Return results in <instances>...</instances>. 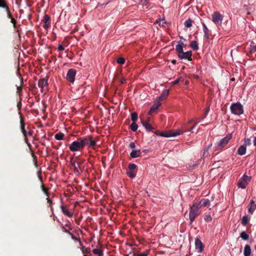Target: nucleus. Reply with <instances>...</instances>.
<instances>
[{
  "label": "nucleus",
  "mask_w": 256,
  "mask_h": 256,
  "mask_svg": "<svg viewBox=\"0 0 256 256\" xmlns=\"http://www.w3.org/2000/svg\"><path fill=\"white\" fill-rule=\"evenodd\" d=\"M76 73V71L74 69L70 68L68 70L66 76V79L68 82L73 83L75 80Z\"/></svg>",
  "instance_id": "obj_13"
},
{
  "label": "nucleus",
  "mask_w": 256,
  "mask_h": 256,
  "mask_svg": "<svg viewBox=\"0 0 256 256\" xmlns=\"http://www.w3.org/2000/svg\"><path fill=\"white\" fill-rule=\"evenodd\" d=\"M17 107H18V108L19 110H20L21 109V107H22V103H21V102L20 101H19L18 102V104H17Z\"/></svg>",
  "instance_id": "obj_53"
},
{
  "label": "nucleus",
  "mask_w": 256,
  "mask_h": 256,
  "mask_svg": "<svg viewBox=\"0 0 256 256\" xmlns=\"http://www.w3.org/2000/svg\"><path fill=\"white\" fill-rule=\"evenodd\" d=\"M135 146H136L134 142H131L129 144V147L131 148H134Z\"/></svg>",
  "instance_id": "obj_51"
},
{
  "label": "nucleus",
  "mask_w": 256,
  "mask_h": 256,
  "mask_svg": "<svg viewBox=\"0 0 256 256\" xmlns=\"http://www.w3.org/2000/svg\"><path fill=\"white\" fill-rule=\"evenodd\" d=\"M69 149L72 152L82 150L84 149L82 137L78 138L77 140L73 142L69 146Z\"/></svg>",
  "instance_id": "obj_4"
},
{
  "label": "nucleus",
  "mask_w": 256,
  "mask_h": 256,
  "mask_svg": "<svg viewBox=\"0 0 256 256\" xmlns=\"http://www.w3.org/2000/svg\"><path fill=\"white\" fill-rule=\"evenodd\" d=\"M132 122H136L138 120V114L136 112H132L130 114Z\"/></svg>",
  "instance_id": "obj_35"
},
{
  "label": "nucleus",
  "mask_w": 256,
  "mask_h": 256,
  "mask_svg": "<svg viewBox=\"0 0 256 256\" xmlns=\"http://www.w3.org/2000/svg\"><path fill=\"white\" fill-rule=\"evenodd\" d=\"M186 45L182 42H179L178 44L176 46V50L178 52V56L182 53L183 50V47Z\"/></svg>",
  "instance_id": "obj_17"
},
{
  "label": "nucleus",
  "mask_w": 256,
  "mask_h": 256,
  "mask_svg": "<svg viewBox=\"0 0 256 256\" xmlns=\"http://www.w3.org/2000/svg\"><path fill=\"white\" fill-rule=\"evenodd\" d=\"M82 252L83 254H90V248H86L82 246Z\"/></svg>",
  "instance_id": "obj_41"
},
{
  "label": "nucleus",
  "mask_w": 256,
  "mask_h": 256,
  "mask_svg": "<svg viewBox=\"0 0 256 256\" xmlns=\"http://www.w3.org/2000/svg\"><path fill=\"white\" fill-rule=\"evenodd\" d=\"M141 122H147V123H151V118L150 117L146 118L145 120H141Z\"/></svg>",
  "instance_id": "obj_49"
},
{
  "label": "nucleus",
  "mask_w": 256,
  "mask_h": 256,
  "mask_svg": "<svg viewBox=\"0 0 256 256\" xmlns=\"http://www.w3.org/2000/svg\"><path fill=\"white\" fill-rule=\"evenodd\" d=\"M246 148L245 145L240 146L238 150L237 154L240 156H243L246 152Z\"/></svg>",
  "instance_id": "obj_22"
},
{
  "label": "nucleus",
  "mask_w": 256,
  "mask_h": 256,
  "mask_svg": "<svg viewBox=\"0 0 256 256\" xmlns=\"http://www.w3.org/2000/svg\"><path fill=\"white\" fill-rule=\"evenodd\" d=\"M82 163L83 162L77 156L75 159H74V158H70V164L74 168V172L77 175L80 174V172L83 170V168L81 166Z\"/></svg>",
  "instance_id": "obj_2"
},
{
  "label": "nucleus",
  "mask_w": 256,
  "mask_h": 256,
  "mask_svg": "<svg viewBox=\"0 0 256 256\" xmlns=\"http://www.w3.org/2000/svg\"><path fill=\"white\" fill-rule=\"evenodd\" d=\"M190 46L194 50H197L199 48L197 42L195 40L191 42Z\"/></svg>",
  "instance_id": "obj_31"
},
{
  "label": "nucleus",
  "mask_w": 256,
  "mask_h": 256,
  "mask_svg": "<svg viewBox=\"0 0 256 256\" xmlns=\"http://www.w3.org/2000/svg\"><path fill=\"white\" fill-rule=\"evenodd\" d=\"M116 62L120 64H122L125 62V59L122 57L118 58L116 59Z\"/></svg>",
  "instance_id": "obj_42"
},
{
  "label": "nucleus",
  "mask_w": 256,
  "mask_h": 256,
  "mask_svg": "<svg viewBox=\"0 0 256 256\" xmlns=\"http://www.w3.org/2000/svg\"><path fill=\"white\" fill-rule=\"evenodd\" d=\"M230 110L232 114L240 116L244 113V108L242 104L240 102L232 103L230 106Z\"/></svg>",
  "instance_id": "obj_5"
},
{
  "label": "nucleus",
  "mask_w": 256,
  "mask_h": 256,
  "mask_svg": "<svg viewBox=\"0 0 256 256\" xmlns=\"http://www.w3.org/2000/svg\"><path fill=\"white\" fill-rule=\"evenodd\" d=\"M200 208V204H197V203L194 204L193 205L190 207V210L189 213V218L190 224H192V222L194 221L196 218L200 215V212L199 210Z\"/></svg>",
  "instance_id": "obj_3"
},
{
  "label": "nucleus",
  "mask_w": 256,
  "mask_h": 256,
  "mask_svg": "<svg viewBox=\"0 0 256 256\" xmlns=\"http://www.w3.org/2000/svg\"><path fill=\"white\" fill-rule=\"evenodd\" d=\"M142 2L144 5H147L148 4V1L147 0H142Z\"/></svg>",
  "instance_id": "obj_59"
},
{
  "label": "nucleus",
  "mask_w": 256,
  "mask_h": 256,
  "mask_svg": "<svg viewBox=\"0 0 256 256\" xmlns=\"http://www.w3.org/2000/svg\"><path fill=\"white\" fill-rule=\"evenodd\" d=\"M64 48L62 44H59L58 46V50L60 51H63L64 50Z\"/></svg>",
  "instance_id": "obj_52"
},
{
  "label": "nucleus",
  "mask_w": 256,
  "mask_h": 256,
  "mask_svg": "<svg viewBox=\"0 0 256 256\" xmlns=\"http://www.w3.org/2000/svg\"><path fill=\"white\" fill-rule=\"evenodd\" d=\"M169 94V90H164L162 94L158 97V101H159L160 102L164 98H166Z\"/></svg>",
  "instance_id": "obj_21"
},
{
  "label": "nucleus",
  "mask_w": 256,
  "mask_h": 256,
  "mask_svg": "<svg viewBox=\"0 0 256 256\" xmlns=\"http://www.w3.org/2000/svg\"><path fill=\"white\" fill-rule=\"evenodd\" d=\"M46 200H47V202H48V203H49V204H51L52 203V200H50V199L48 198V197L46 198Z\"/></svg>",
  "instance_id": "obj_61"
},
{
  "label": "nucleus",
  "mask_w": 256,
  "mask_h": 256,
  "mask_svg": "<svg viewBox=\"0 0 256 256\" xmlns=\"http://www.w3.org/2000/svg\"><path fill=\"white\" fill-rule=\"evenodd\" d=\"M41 188H42V190L43 191V192L46 195V196L48 197L49 194H48V188H46V187H45V186L44 185L42 182V184H41Z\"/></svg>",
  "instance_id": "obj_39"
},
{
  "label": "nucleus",
  "mask_w": 256,
  "mask_h": 256,
  "mask_svg": "<svg viewBox=\"0 0 256 256\" xmlns=\"http://www.w3.org/2000/svg\"><path fill=\"white\" fill-rule=\"evenodd\" d=\"M92 252L94 254L98 255V256H103V251L98 248H94L92 250Z\"/></svg>",
  "instance_id": "obj_29"
},
{
  "label": "nucleus",
  "mask_w": 256,
  "mask_h": 256,
  "mask_svg": "<svg viewBox=\"0 0 256 256\" xmlns=\"http://www.w3.org/2000/svg\"><path fill=\"white\" fill-rule=\"evenodd\" d=\"M240 237L244 240H248L249 238V236L246 234L245 232H242L240 235Z\"/></svg>",
  "instance_id": "obj_38"
},
{
  "label": "nucleus",
  "mask_w": 256,
  "mask_h": 256,
  "mask_svg": "<svg viewBox=\"0 0 256 256\" xmlns=\"http://www.w3.org/2000/svg\"><path fill=\"white\" fill-rule=\"evenodd\" d=\"M130 128L132 132H135L138 130V125L136 123V122H132L130 126Z\"/></svg>",
  "instance_id": "obj_32"
},
{
  "label": "nucleus",
  "mask_w": 256,
  "mask_h": 256,
  "mask_svg": "<svg viewBox=\"0 0 256 256\" xmlns=\"http://www.w3.org/2000/svg\"><path fill=\"white\" fill-rule=\"evenodd\" d=\"M209 110H210V108H209V107H208V108H206V112H205V114H204V118H205L206 116H207V114H208V112H209Z\"/></svg>",
  "instance_id": "obj_56"
},
{
  "label": "nucleus",
  "mask_w": 256,
  "mask_h": 256,
  "mask_svg": "<svg viewBox=\"0 0 256 256\" xmlns=\"http://www.w3.org/2000/svg\"><path fill=\"white\" fill-rule=\"evenodd\" d=\"M149 253V251L148 250H146L144 252H141L138 254H136L135 253L133 254V256H147Z\"/></svg>",
  "instance_id": "obj_40"
},
{
  "label": "nucleus",
  "mask_w": 256,
  "mask_h": 256,
  "mask_svg": "<svg viewBox=\"0 0 256 256\" xmlns=\"http://www.w3.org/2000/svg\"><path fill=\"white\" fill-rule=\"evenodd\" d=\"M50 24L48 22H47V23H44V28H45V29H48L49 27H50Z\"/></svg>",
  "instance_id": "obj_54"
},
{
  "label": "nucleus",
  "mask_w": 256,
  "mask_h": 256,
  "mask_svg": "<svg viewBox=\"0 0 256 256\" xmlns=\"http://www.w3.org/2000/svg\"><path fill=\"white\" fill-rule=\"evenodd\" d=\"M250 51L251 53H254L256 52V45L252 46H250Z\"/></svg>",
  "instance_id": "obj_46"
},
{
  "label": "nucleus",
  "mask_w": 256,
  "mask_h": 256,
  "mask_svg": "<svg viewBox=\"0 0 256 256\" xmlns=\"http://www.w3.org/2000/svg\"><path fill=\"white\" fill-rule=\"evenodd\" d=\"M250 180V177L244 174L240 178L238 182V186L239 188H245Z\"/></svg>",
  "instance_id": "obj_7"
},
{
  "label": "nucleus",
  "mask_w": 256,
  "mask_h": 256,
  "mask_svg": "<svg viewBox=\"0 0 256 256\" xmlns=\"http://www.w3.org/2000/svg\"><path fill=\"white\" fill-rule=\"evenodd\" d=\"M202 26L204 32V36L208 40L209 38V30L204 23L202 22Z\"/></svg>",
  "instance_id": "obj_26"
},
{
  "label": "nucleus",
  "mask_w": 256,
  "mask_h": 256,
  "mask_svg": "<svg viewBox=\"0 0 256 256\" xmlns=\"http://www.w3.org/2000/svg\"><path fill=\"white\" fill-rule=\"evenodd\" d=\"M208 148H206L204 150V152L203 154H202V157L204 158V157L208 156Z\"/></svg>",
  "instance_id": "obj_48"
},
{
  "label": "nucleus",
  "mask_w": 256,
  "mask_h": 256,
  "mask_svg": "<svg viewBox=\"0 0 256 256\" xmlns=\"http://www.w3.org/2000/svg\"><path fill=\"white\" fill-rule=\"evenodd\" d=\"M64 226H65L66 228H68V230H72V228L70 226V225L68 224H66L64 225Z\"/></svg>",
  "instance_id": "obj_58"
},
{
  "label": "nucleus",
  "mask_w": 256,
  "mask_h": 256,
  "mask_svg": "<svg viewBox=\"0 0 256 256\" xmlns=\"http://www.w3.org/2000/svg\"><path fill=\"white\" fill-rule=\"evenodd\" d=\"M193 120H192V119L190 120L186 124H185L184 126H182L180 130H186V132H191L192 130L196 126V124H195L190 130L186 129V126L188 124H190Z\"/></svg>",
  "instance_id": "obj_28"
},
{
  "label": "nucleus",
  "mask_w": 256,
  "mask_h": 256,
  "mask_svg": "<svg viewBox=\"0 0 256 256\" xmlns=\"http://www.w3.org/2000/svg\"><path fill=\"white\" fill-rule=\"evenodd\" d=\"M126 80L125 78H123L120 80V83L124 84Z\"/></svg>",
  "instance_id": "obj_60"
},
{
  "label": "nucleus",
  "mask_w": 256,
  "mask_h": 256,
  "mask_svg": "<svg viewBox=\"0 0 256 256\" xmlns=\"http://www.w3.org/2000/svg\"><path fill=\"white\" fill-rule=\"evenodd\" d=\"M141 123L148 132L152 131L154 129V128L151 124V123H147V122H141Z\"/></svg>",
  "instance_id": "obj_19"
},
{
  "label": "nucleus",
  "mask_w": 256,
  "mask_h": 256,
  "mask_svg": "<svg viewBox=\"0 0 256 256\" xmlns=\"http://www.w3.org/2000/svg\"><path fill=\"white\" fill-rule=\"evenodd\" d=\"M64 134L61 132L57 133L55 134L54 138L57 140H62L64 138Z\"/></svg>",
  "instance_id": "obj_34"
},
{
  "label": "nucleus",
  "mask_w": 256,
  "mask_h": 256,
  "mask_svg": "<svg viewBox=\"0 0 256 256\" xmlns=\"http://www.w3.org/2000/svg\"><path fill=\"white\" fill-rule=\"evenodd\" d=\"M71 238L74 240H78L79 238H78L76 237L73 234H72L71 236Z\"/></svg>",
  "instance_id": "obj_57"
},
{
  "label": "nucleus",
  "mask_w": 256,
  "mask_h": 256,
  "mask_svg": "<svg viewBox=\"0 0 256 256\" xmlns=\"http://www.w3.org/2000/svg\"><path fill=\"white\" fill-rule=\"evenodd\" d=\"M195 248L198 250V252H202L204 250V246L200 238H196L195 240Z\"/></svg>",
  "instance_id": "obj_15"
},
{
  "label": "nucleus",
  "mask_w": 256,
  "mask_h": 256,
  "mask_svg": "<svg viewBox=\"0 0 256 256\" xmlns=\"http://www.w3.org/2000/svg\"><path fill=\"white\" fill-rule=\"evenodd\" d=\"M137 166L134 164H130L128 166V170H126V174L128 177L131 178H134L136 174Z\"/></svg>",
  "instance_id": "obj_8"
},
{
  "label": "nucleus",
  "mask_w": 256,
  "mask_h": 256,
  "mask_svg": "<svg viewBox=\"0 0 256 256\" xmlns=\"http://www.w3.org/2000/svg\"><path fill=\"white\" fill-rule=\"evenodd\" d=\"M204 219L206 222H209L212 220V218L211 217V216L210 215L208 214L204 216Z\"/></svg>",
  "instance_id": "obj_45"
},
{
  "label": "nucleus",
  "mask_w": 256,
  "mask_h": 256,
  "mask_svg": "<svg viewBox=\"0 0 256 256\" xmlns=\"http://www.w3.org/2000/svg\"><path fill=\"white\" fill-rule=\"evenodd\" d=\"M161 105L160 102L156 101V102L152 106L148 114L150 115H152V114L156 111L158 107Z\"/></svg>",
  "instance_id": "obj_16"
},
{
  "label": "nucleus",
  "mask_w": 256,
  "mask_h": 256,
  "mask_svg": "<svg viewBox=\"0 0 256 256\" xmlns=\"http://www.w3.org/2000/svg\"><path fill=\"white\" fill-rule=\"evenodd\" d=\"M28 134L29 135V136H32V130H30L28 132Z\"/></svg>",
  "instance_id": "obj_63"
},
{
  "label": "nucleus",
  "mask_w": 256,
  "mask_h": 256,
  "mask_svg": "<svg viewBox=\"0 0 256 256\" xmlns=\"http://www.w3.org/2000/svg\"><path fill=\"white\" fill-rule=\"evenodd\" d=\"M251 254V248L250 246L246 244L244 247V256H250Z\"/></svg>",
  "instance_id": "obj_27"
},
{
  "label": "nucleus",
  "mask_w": 256,
  "mask_h": 256,
  "mask_svg": "<svg viewBox=\"0 0 256 256\" xmlns=\"http://www.w3.org/2000/svg\"><path fill=\"white\" fill-rule=\"evenodd\" d=\"M20 129L22 133L24 136H26L27 133L25 130V124L24 122L23 118L22 116H20Z\"/></svg>",
  "instance_id": "obj_20"
},
{
  "label": "nucleus",
  "mask_w": 256,
  "mask_h": 256,
  "mask_svg": "<svg viewBox=\"0 0 256 256\" xmlns=\"http://www.w3.org/2000/svg\"><path fill=\"white\" fill-rule=\"evenodd\" d=\"M50 20V17L48 14H45L42 21L44 23H47L49 22Z\"/></svg>",
  "instance_id": "obj_44"
},
{
  "label": "nucleus",
  "mask_w": 256,
  "mask_h": 256,
  "mask_svg": "<svg viewBox=\"0 0 256 256\" xmlns=\"http://www.w3.org/2000/svg\"><path fill=\"white\" fill-rule=\"evenodd\" d=\"M0 8H3L6 10L8 18L11 19L13 18L10 12V10L7 4L6 0H0Z\"/></svg>",
  "instance_id": "obj_12"
},
{
  "label": "nucleus",
  "mask_w": 256,
  "mask_h": 256,
  "mask_svg": "<svg viewBox=\"0 0 256 256\" xmlns=\"http://www.w3.org/2000/svg\"><path fill=\"white\" fill-rule=\"evenodd\" d=\"M248 217L247 215L244 216L242 219V224L245 226H246L248 222Z\"/></svg>",
  "instance_id": "obj_33"
},
{
  "label": "nucleus",
  "mask_w": 256,
  "mask_h": 256,
  "mask_svg": "<svg viewBox=\"0 0 256 256\" xmlns=\"http://www.w3.org/2000/svg\"><path fill=\"white\" fill-rule=\"evenodd\" d=\"M60 208H61V210H62V213L64 215H66L70 218H71L72 216L73 212H70L68 210L67 208V206H61Z\"/></svg>",
  "instance_id": "obj_18"
},
{
  "label": "nucleus",
  "mask_w": 256,
  "mask_h": 256,
  "mask_svg": "<svg viewBox=\"0 0 256 256\" xmlns=\"http://www.w3.org/2000/svg\"><path fill=\"white\" fill-rule=\"evenodd\" d=\"M181 78H178L177 79H176L175 80L172 82H171V84L172 85H176L177 84H178L180 81V79Z\"/></svg>",
  "instance_id": "obj_47"
},
{
  "label": "nucleus",
  "mask_w": 256,
  "mask_h": 256,
  "mask_svg": "<svg viewBox=\"0 0 256 256\" xmlns=\"http://www.w3.org/2000/svg\"><path fill=\"white\" fill-rule=\"evenodd\" d=\"M10 20H11V22L12 23L14 26H15V25L16 22V20L14 18H12Z\"/></svg>",
  "instance_id": "obj_55"
},
{
  "label": "nucleus",
  "mask_w": 256,
  "mask_h": 256,
  "mask_svg": "<svg viewBox=\"0 0 256 256\" xmlns=\"http://www.w3.org/2000/svg\"><path fill=\"white\" fill-rule=\"evenodd\" d=\"M193 22H194L193 20H192L191 19L189 18L184 22V26L185 27L189 28L192 26Z\"/></svg>",
  "instance_id": "obj_30"
},
{
  "label": "nucleus",
  "mask_w": 256,
  "mask_h": 256,
  "mask_svg": "<svg viewBox=\"0 0 256 256\" xmlns=\"http://www.w3.org/2000/svg\"><path fill=\"white\" fill-rule=\"evenodd\" d=\"M84 148V146H88V148H92L94 150L96 146V142L98 140V137L93 138L92 136L88 135L86 136L82 137Z\"/></svg>",
  "instance_id": "obj_1"
},
{
  "label": "nucleus",
  "mask_w": 256,
  "mask_h": 256,
  "mask_svg": "<svg viewBox=\"0 0 256 256\" xmlns=\"http://www.w3.org/2000/svg\"><path fill=\"white\" fill-rule=\"evenodd\" d=\"M141 155V151L140 150H133L130 154V156L132 158H136L140 156Z\"/></svg>",
  "instance_id": "obj_24"
},
{
  "label": "nucleus",
  "mask_w": 256,
  "mask_h": 256,
  "mask_svg": "<svg viewBox=\"0 0 256 256\" xmlns=\"http://www.w3.org/2000/svg\"><path fill=\"white\" fill-rule=\"evenodd\" d=\"M212 21L216 25H220L223 19V16L218 12H214L212 16Z\"/></svg>",
  "instance_id": "obj_11"
},
{
  "label": "nucleus",
  "mask_w": 256,
  "mask_h": 256,
  "mask_svg": "<svg viewBox=\"0 0 256 256\" xmlns=\"http://www.w3.org/2000/svg\"><path fill=\"white\" fill-rule=\"evenodd\" d=\"M24 137H25L24 138L25 142L28 144V146L29 147V148H30V150L32 152V157H34V158H36V156H34V152L31 149V144H30L28 142V139L26 138V136H24Z\"/></svg>",
  "instance_id": "obj_37"
},
{
  "label": "nucleus",
  "mask_w": 256,
  "mask_h": 256,
  "mask_svg": "<svg viewBox=\"0 0 256 256\" xmlns=\"http://www.w3.org/2000/svg\"><path fill=\"white\" fill-rule=\"evenodd\" d=\"M16 89H17L16 92H17L18 94H20V92H22V88L21 86H17Z\"/></svg>",
  "instance_id": "obj_50"
},
{
  "label": "nucleus",
  "mask_w": 256,
  "mask_h": 256,
  "mask_svg": "<svg viewBox=\"0 0 256 256\" xmlns=\"http://www.w3.org/2000/svg\"><path fill=\"white\" fill-rule=\"evenodd\" d=\"M255 202L253 200H251L250 202V208H248V212L250 214H252L255 209L256 208V204H254Z\"/></svg>",
  "instance_id": "obj_25"
},
{
  "label": "nucleus",
  "mask_w": 256,
  "mask_h": 256,
  "mask_svg": "<svg viewBox=\"0 0 256 256\" xmlns=\"http://www.w3.org/2000/svg\"><path fill=\"white\" fill-rule=\"evenodd\" d=\"M232 134H228L224 138H222L218 143L217 145V149L220 150L224 147V146L228 144L230 140L232 138Z\"/></svg>",
  "instance_id": "obj_10"
},
{
  "label": "nucleus",
  "mask_w": 256,
  "mask_h": 256,
  "mask_svg": "<svg viewBox=\"0 0 256 256\" xmlns=\"http://www.w3.org/2000/svg\"><path fill=\"white\" fill-rule=\"evenodd\" d=\"M192 52L191 50H189L186 52H182V54L179 55L178 56L180 59H187L189 61H192Z\"/></svg>",
  "instance_id": "obj_14"
},
{
  "label": "nucleus",
  "mask_w": 256,
  "mask_h": 256,
  "mask_svg": "<svg viewBox=\"0 0 256 256\" xmlns=\"http://www.w3.org/2000/svg\"><path fill=\"white\" fill-rule=\"evenodd\" d=\"M197 204H200V208L202 206H206L210 204V201L207 198H203L198 203H197Z\"/></svg>",
  "instance_id": "obj_23"
},
{
  "label": "nucleus",
  "mask_w": 256,
  "mask_h": 256,
  "mask_svg": "<svg viewBox=\"0 0 256 256\" xmlns=\"http://www.w3.org/2000/svg\"><path fill=\"white\" fill-rule=\"evenodd\" d=\"M186 131V130H172L168 132H162L160 134V136L166 138L175 136L182 134Z\"/></svg>",
  "instance_id": "obj_6"
},
{
  "label": "nucleus",
  "mask_w": 256,
  "mask_h": 256,
  "mask_svg": "<svg viewBox=\"0 0 256 256\" xmlns=\"http://www.w3.org/2000/svg\"><path fill=\"white\" fill-rule=\"evenodd\" d=\"M244 145H245L246 146H250L251 144V140L249 138H245L244 139Z\"/></svg>",
  "instance_id": "obj_43"
},
{
  "label": "nucleus",
  "mask_w": 256,
  "mask_h": 256,
  "mask_svg": "<svg viewBox=\"0 0 256 256\" xmlns=\"http://www.w3.org/2000/svg\"><path fill=\"white\" fill-rule=\"evenodd\" d=\"M48 77L46 76L38 80V86L41 88L42 92H43L44 91L48 90Z\"/></svg>",
  "instance_id": "obj_9"
},
{
  "label": "nucleus",
  "mask_w": 256,
  "mask_h": 256,
  "mask_svg": "<svg viewBox=\"0 0 256 256\" xmlns=\"http://www.w3.org/2000/svg\"><path fill=\"white\" fill-rule=\"evenodd\" d=\"M60 228L63 232L68 234L70 236L72 234L71 232H70V230H67L65 226H64V225L62 224H60Z\"/></svg>",
  "instance_id": "obj_36"
},
{
  "label": "nucleus",
  "mask_w": 256,
  "mask_h": 256,
  "mask_svg": "<svg viewBox=\"0 0 256 256\" xmlns=\"http://www.w3.org/2000/svg\"><path fill=\"white\" fill-rule=\"evenodd\" d=\"M212 146V143H210L209 145L206 148H208V150L211 148Z\"/></svg>",
  "instance_id": "obj_62"
},
{
  "label": "nucleus",
  "mask_w": 256,
  "mask_h": 256,
  "mask_svg": "<svg viewBox=\"0 0 256 256\" xmlns=\"http://www.w3.org/2000/svg\"><path fill=\"white\" fill-rule=\"evenodd\" d=\"M254 146H256V136L254 138Z\"/></svg>",
  "instance_id": "obj_64"
}]
</instances>
